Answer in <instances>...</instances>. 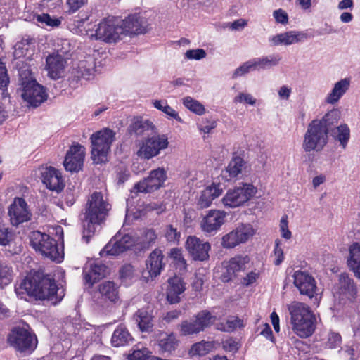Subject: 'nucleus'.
<instances>
[{
  "label": "nucleus",
  "mask_w": 360,
  "mask_h": 360,
  "mask_svg": "<svg viewBox=\"0 0 360 360\" xmlns=\"http://www.w3.org/2000/svg\"><path fill=\"white\" fill-rule=\"evenodd\" d=\"M274 264L276 266L280 265L284 259V252L283 249L280 247L279 240L275 241V247L274 250Z\"/></svg>",
  "instance_id": "obj_62"
},
{
  "label": "nucleus",
  "mask_w": 360,
  "mask_h": 360,
  "mask_svg": "<svg viewBox=\"0 0 360 360\" xmlns=\"http://www.w3.org/2000/svg\"><path fill=\"white\" fill-rule=\"evenodd\" d=\"M85 148L79 144L72 146L63 162L65 169L70 172H77L82 169L84 163Z\"/></svg>",
  "instance_id": "obj_17"
},
{
  "label": "nucleus",
  "mask_w": 360,
  "mask_h": 360,
  "mask_svg": "<svg viewBox=\"0 0 360 360\" xmlns=\"http://www.w3.org/2000/svg\"><path fill=\"white\" fill-rule=\"evenodd\" d=\"M121 34L122 27H120L113 18L103 20L96 30V39L108 43L115 42L120 39Z\"/></svg>",
  "instance_id": "obj_13"
},
{
  "label": "nucleus",
  "mask_w": 360,
  "mask_h": 360,
  "mask_svg": "<svg viewBox=\"0 0 360 360\" xmlns=\"http://www.w3.org/2000/svg\"><path fill=\"white\" fill-rule=\"evenodd\" d=\"M216 321V317L207 311L198 312L192 319L183 321L179 325L181 335H191L198 334L205 328L212 326Z\"/></svg>",
  "instance_id": "obj_8"
},
{
  "label": "nucleus",
  "mask_w": 360,
  "mask_h": 360,
  "mask_svg": "<svg viewBox=\"0 0 360 360\" xmlns=\"http://www.w3.org/2000/svg\"><path fill=\"white\" fill-rule=\"evenodd\" d=\"M41 179L44 184L49 190L60 192L65 186L61 173L54 167L44 168L41 172Z\"/></svg>",
  "instance_id": "obj_24"
},
{
  "label": "nucleus",
  "mask_w": 360,
  "mask_h": 360,
  "mask_svg": "<svg viewBox=\"0 0 360 360\" xmlns=\"http://www.w3.org/2000/svg\"><path fill=\"white\" fill-rule=\"evenodd\" d=\"M273 16L278 23L285 25L288 22V13L283 9L279 8L274 11Z\"/></svg>",
  "instance_id": "obj_63"
},
{
  "label": "nucleus",
  "mask_w": 360,
  "mask_h": 360,
  "mask_svg": "<svg viewBox=\"0 0 360 360\" xmlns=\"http://www.w3.org/2000/svg\"><path fill=\"white\" fill-rule=\"evenodd\" d=\"M169 141L165 134L155 135L141 141L136 154L139 158L149 160L168 147Z\"/></svg>",
  "instance_id": "obj_10"
},
{
  "label": "nucleus",
  "mask_w": 360,
  "mask_h": 360,
  "mask_svg": "<svg viewBox=\"0 0 360 360\" xmlns=\"http://www.w3.org/2000/svg\"><path fill=\"white\" fill-rule=\"evenodd\" d=\"M133 340V338L129 333L125 326L120 325L115 330L111 342L114 347H122L129 344Z\"/></svg>",
  "instance_id": "obj_38"
},
{
  "label": "nucleus",
  "mask_w": 360,
  "mask_h": 360,
  "mask_svg": "<svg viewBox=\"0 0 360 360\" xmlns=\"http://www.w3.org/2000/svg\"><path fill=\"white\" fill-rule=\"evenodd\" d=\"M331 136L340 142L341 147L345 149L350 137V130L347 124H341L330 131Z\"/></svg>",
  "instance_id": "obj_42"
},
{
  "label": "nucleus",
  "mask_w": 360,
  "mask_h": 360,
  "mask_svg": "<svg viewBox=\"0 0 360 360\" xmlns=\"http://www.w3.org/2000/svg\"><path fill=\"white\" fill-rule=\"evenodd\" d=\"M288 310L295 334L301 338L312 335L316 328L317 319L311 308L305 303L294 301L288 304Z\"/></svg>",
  "instance_id": "obj_2"
},
{
  "label": "nucleus",
  "mask_w": 360,
  "mask_h": 360,
  "mask_svg": "<svg viewBox=\"0 0 360 360\" xmlns=\"http://www.w3.org/2000/svg\"><path fill=\"white\" fill-rule=\"evenodd\" d=\"M167 179V172L162 167L150 171L149 175L135 184L134 189L136 192L150 193L163 186Z\"/></svg>",
  "instance_id": "obj_11"
},
{
  "label": "nucleus",
  "mask_w": 360,
  "mask_h": 360,
  "mask_svg": "<svg viewBox=\"0 0 360 360\" xmlns=\"http://www.w3.org/2000/svg\"><path fill=\"white\" fill-rule=\"evenodd\" d=\"M153 123L149 120H143L141 117H134L128 128V131L130 134L142 136L153 131Z\"/></svg>",
  "instance_id": "obj_37"
},
{
  "label": "nucleus",
  "mask_w": 360,
  "mask_h": 360,
  "mask_svg": "<svg viewBox=\"0 0 360 360\" xmlns=\"http://www.w3.org/2000/svg\"><path fill=\"white\" fill-rule=\"evenodd\" d=\"M156 231L151 228L143 229L140 234L134 238L135 251L148 249L158 239Z\"/></svg>",
  "instance_id": "obj_29"
},
{
  "label": "nucleus",
  "mask_w": 360,
  "mask_h": 360,
  "mask_svg": "<svg viewBox=\"0 0 360 360\" xmlns=\"http://www.w3.org/2000/svg\"><path fill=\"white\" fill-rule=\"evenodd\" d=\"M122 34H138L146 32V22L139 15H130L120 25Z\"/></svg>",
  "instance_id": "obj_25"
},
{
  "label": "nucleus",
  "mask_w": 360,
  "mask_h": 360,
  "mask_svg": "<svg viewBox=\"0 0 360 360\" xmlns=\"http://www.w3.org/2000/svg\"><path fill=\"white\" fill-rule=\"evenodd\" d=\"M182 103L186 108L198 115H202L205 112L203 105L191 96L184 97L182 100Z\"/></svg>",
  "instance_id": "obj_47"
},
{
  "label": "nucleus",
  "mask_w": 360,
  "mask_h": 360,
  "mask_svg": "<svg viewBox=\"0 0 360 360\" xmlns=\"http://www.w3.org/2000/svg\"><path fill=\"white\" fill-rule=\"evenodd\" d=\"M40 275L29 274L25 278L15 285V291L20 299L26 300V296L35 297L39 287Z\"/></svg>",
  "instance_id": "obj_22"
},
{
  "label": "nucleus",
  "mask_w": 360,
  "mask_h": 360,
  "mask_svg": "<svg viewBox=\"0 0 360 360\" xmlns=\"http://www.w3.org/2000/svg\"><path fill=\"white\" fill-rule=\"evenodd\" d=\"M29 237L30 245L37 252L58 263L63 261V252L60 251L56 240L49 235L39 231H33Z\"/></svg>",
  "instance_id": "obj_3"
},
{
  "label": "nucleus",
  "mask_w": 360,
  "mask_h": 360,
  "mask_svg": "<svg viewBox=\"0 0 360 360\" xmlns=\"http://www.w3.org/2000/svg\"><path fill=\"white\" fill-rule=\"evenodd\" d=\"M8 344L15 350L30 354L37 345V339L34 334L22 327H15L8 335Z\"/></svg>",
  "instance_id": "obj_7"
},
{
  "label": "nucleus",
  "mask_w": 360,
  "mask_h": 360,
  "mask_svg": "<svg viewBox=\"0 0 360 360\" xmlns=\"http://www.w3.org/2000/svg\"><path fill=\"white\" fill-rule=\"evenodd\" d=\"M186 248L195 260L205 261L209 258L211 246L208 242H203L196 236L188 237Z\"/></svg>",
  "instance_id": "obj_20"
},
{
  "label": "nucleus",
  "mask_w": 360,
  "mask_h": 360,
  "mask_svg": "<svg viewBox=\"0 0 360 360\" xmlns=\"http://www.w3.org/2000/svg\"><path fill=\"white\" fill-rule=\"evenodd\" d=\"M282 60L279 53H274L262 58H253L256 70L269 69L277 66Z\"/></svg>",
  "instance_id": "obj_41"
},
{
  "label": "nucleus",
  "mask_w": 360,
  "mask_h": 360,
  "mask_svg": "<svg viewBox=\"0 0 360 360\" xmlns=\"http://www.w3.org/2000/svg\"><path fill=\"white\" fill-rule=\"evenodd\" d=\"M167 289V300L170 304H176L180 302L181 295L185 291V283L181 278L174 276L168 280Z\"/></svg>",
  "instance_id": "obj_27"
},
{
  "label": "nucleus",
  "mask_w": 360,
  "mask_h": 360,
  "mask_svg": "<svg viewBox=\"0 0 360 360\" xmlns=\"http://www.w3.org/2000/svg\"><path fill=\"white\" fill-rule=\"evenodd\" d=\"M177 341L173 334L163 335L159 341L160 348L165 352H172L175 349Z\"/></svg>",
  "instance_id": "obj_49"
},
{
  "label": "nucleus",
  "mask_w": 360,
  "mask_h": 360,
  "mask_svg": "<svg viewBox=\"0 0 360 360\" xmlns=\"http://www.w3.org/2000/svg\"><path fill=\"white\" fill-rule=\"evenodd\" d=\"M257 193V188L251 184L240 183L229 188L221 199L224 207L236 208L249 201Z\"/></svg>",
  "instance_id": "obj_5"
},
{
  "label": "nucleus",
  "mask_w": 360,
  "mask_h": 360,
  "mask_svg": "<svg viewBox=\"0 0 360 360\" xmlns=\"http://www.w3.org/2000/svg\"><path fill=\"white\" fill-rule=\"evenodd\" d=\"M165 236L168 242L177 244L181 238V232L173 225H168L165 229Z\"/></svg>",
  "instance_id": "obj_54"
},
{
  "label": "nucleus",
  "mask_w": 360,
  "mask_h": 360,
  "mask_svg": "<svg viewBox=\"0 0 360 360\" xmlns=\"http://www.w3.org/2000/svg\"><path fill=\"white\" fill-rule=\"evenodd\" d=\"M255 66L253 61V59H251L244 63H243L240 66L237 68L234 72L233 73L232 78L236 79L238 77H241L247 73H248L250 71L255 70Z\"/></svg>",
  "instance_id": "obj_53"
},
{
  "label": "nucleus",
  "mask_w": 360,
  "mask_h": 360,
  "mask_svg": "<svg viewBox=\"0 0 360 360\" xmlns=\"http://www.w3.org/2000/svg\"><path fill=\"white\" fill-rule=\"evenodd\" d=\"M342 338L339 333L330 332L328 335L325 346L328 349H335L340 346Z\"/></svg>",
  "instance_id": "obj_56"
},
{
  "label": "nucleus",
  "mask_w": 360,
  "mask_h": 360,
  "mask_svg": "<svg viewBox=\"0 0 360 360\" xmlns=\"http://www.w3.org/2000/svg\"><path fill=\"white\" fill-rule=\"evenodd\" d=\"M233 102L236 103H245L250 105H255L256 104L257 99L249 93L240 92L236 96L234 97Z\"/></svg>",
  "instance_id": "obj_57"
},
{
  "label": "nucleus",
  "mask_w": 360,
  "mask_h": 360,
  "mask_svg": "<svg viewBox=\"0 0 360 360\" xmlns=\"http://www.w3.org/2000/svg\"><path fill=\"white\" fill-rule=\"evenodd\" d=\"M35 40L30 37L22 38L14 46L13 56L15 59H29L34 53Z\"/></svg>",
  "instance_id": "obj_32"
},
{
  "label": "nucleus",
  "mask_w": 360,
  "mask_h": 360,
  "mask_svg": "<svg viewBox=\"0 0 360 360\" xmlns=\"http://www.w3.org/2000/svg\"><path fill=\"white\" fill-rule=\"evenodd\" d=\"M221 193L222 188L219 184H212L211 186L206 187L200 196L198 206L202 209L208 207L212 204V200L219 197Z\"/></svg>",
  "instance_id": "obj_35"
},
{
  "label": "nucleus",
  "mask_w": 360,
  "mask_h": 360,
  "mask_svg": "<svg viewBox=\"0 0 360 360\" xmlns=\"http://www.w3.org/2000/svg\"><path fill=\"white\" fill-rule=\"evenodd\" d=\"M294 284L300 294L310 298L316 295V283L315 279L307 272L296 271L293 274Z\"/></svg>",
  "instance_id": "obj_18"
},
{
  "label": "nucleus",
  "mask_w": 360,
  "mask_h": 360,
  "mask_svg": "<svg viewBox=\"0 0 360 360\" xmlns=\"http://www.w3.org/2000/svg\"><path fill=\"white\" fill-rule=\"evenodd\" d=\"M66 64V60L60 54H52L46 58V67L49 75L53 79L60 78Z\"/></svg>",
  "instance_id": "obj_28"
},
{
  "label": "nucleus",
  "mask_w": 360,
  "mask_h": 360,
  "mask_svg": "<svg viewBox=\"0 0 360 360\" xmlns=\"http://www.w3.org/2000/svg\"><path fill=\"white\" fill-rule=\"evenodd\" d=\"M22 90V98L31 106L37 107L46 100L47 94L44 87L37 82L26 84Z\"/></svg>",
  "instance_id": "obj_21"
},
{
  "label": "nucleus",
  "mask_w": 360,
  "mask_h": 360,
  "mask_svg": "<svg viewBox=\"0 0 360 360\" xmlns=\"http://www.w3.org/2000/svg\"><path fill=\"white\" fill-rule=\"evenodd\" d=\"M108 269L105 265L101 262H95L86 266L84 269V278L85 281L92 286L94 283L105 276Z\"/></svg>",
  "instance_id": "obj_30"
},
{
  "label": "nucleus",
  "mask_w": 360,
  "mask_h": 360,
  "mask_svg": "<svg viewBox=\"0 0 360 360\" xmlns=\"http://www.w3.org/2000/svg\"><path fill=\"white\" fill-rule=\"evenodd\" d=\"M255 233L250 224H240L235 229L225 234L221 238V245L226 249L233 248L249 240Z\"/></svg>",
  "instance_id": "obj_9"
},
{
  "label": "nucleus",
  "mask_w": 360,
  "mask_h": 360,
  "mask_svg": "<svg viewBox=\"0 0 360 360\" xmlns=\"http://www.w3.org/2000/svg\"><path fill=\"white\" fill-rule=\"evenodd\" d=\"M339 118V112L337 110H333L326 114L321 120H315L314 121L321 122L322 127H324L326 131L328 133L331 131L332 127L338 122Z\"/></svg>",
  "instance_id": "obj_43"
},
{
  "label": "nucleus",
  "mask_w": 360,
  "mask_h": 360,
  "mask_svg": "<svg viewBox=\"0 0 360 360\" xmlns=\"http://www.w3.org/2000/svg\"><path fill=\"white\" fill-rule=\"evenodd\" d=\"M280 231L281 236L285 239H290L292 237V233L288 229V222L287 216H283L280 221Z\"/></svg>",
  "instance_id": "obj_61"
},
{
  "label": "nucleus",
  "mask_w": 360,
  "mask_h": 360,
  "mask_svg": "<svg viewBox=\"0 0 360 360\" xmlns=\"http://www.w3.org/2000/svg\"><path fill=\"white\" fill-rule=\"evenodd\" d=\"M18 74L21 88L25 87L26 84L30 85V84L37 82L32 75V70L27 65L19 67Z\"/></svg>",
  "instance_id": "obj_45"
},
{
  "label": "nucleus",
  "mask_w": 360,
  "mask_h": 360,
  "mask_svg": "<svg viewBox=\"0 0 360 360\" xmlns=\"http://www.w3.org/2000/svg\"><path fill=\"white\" fill-rule=\"evenodd\" d=\"M185 58L188 60H201L206 57L207 53L202 49H190L185 53Z\"/></svg>",
  "instance_id": "obj_59"
},
{
  "label": "nucleus",
  "mask_w": 360,
  "mask_h": 360,
  "mask_svg": "<svg viewBox=\"0 0 360 360\" xmlns=\"http://www.w3.org/2000/svg\"><path fill=\"white\" fill-rule=\"evenodd\" d=\"M243 326L244 323L242 319L233 316L227 319L225 323H222L219 325L217 328L225 332H231Z\"/></svg>",
  "instance_id": "obj_48"
},
{
  "label": "nucleus",
  "mask_w": 360,
  "mask_h": 360,
  "mask_svg": "<svg viewBox=\"0 0 360 360\" xmlns=\"http://www.w3.org/2000/svg\"><path fill=\"white\" fill-rule=\"evenodd\" d=\"M151 353L147 348L134 349V352L129 354V360H150L152 358Z\"/></svg>",
  "instance_id": "obj_55"
},
{
  "label": "nucleus",
  "mask_w": 360,
  "mask_h": 360,
  "mask_svg": "<svg viewBox=\"0 0 360 360\" xmlns=\"http://www.w3.org/2000/svg\"><path fill=\"white\" fill-rule=\"evenodd\" d=\"M64 295V290L59 289L53 279L40 277L36 298L48 300L53 304H56L63 299Z\"/></svg>",
  "instance_id": "obj_12"
},
{
  "label": "nucleus",
  "mask_w": 360,
  "mask_h": 360,
  "mask_svg": "<svg viewBox=\"0 0 360 360\" xmlns=\"http://www.w3.org/2000/svg\"><path fill=\"white\" fill-rule=\"evenodd\" d=\"M86 62L81 61L77 70L76 77H83L85 79H90L94 73L92 67L86 68Z\"/></svg>",
  "instance_id": "obj_58"
},
{
  "label": "nucleus",
  "mask_w": 360,
  "mask_h": 360,
  "mask_svg": "<svg viewBox=\"0 0 360 360\" xmlns=\"http://www.w3.org/2000/svg\"><path fill=\"white\" fill-rule=\"evenodd\" d=\"M12 280L11 268L4 264H0V288L8 285Z\"/></svg>",
  "instance_id": "obj_52"
},
{
  "label": "nucleus",
  "mask_w": 360,
  "mask_h": 360,
  "mask_svg": "<svg viewBox=\"0 0 360 360\" xmlns=\"http://www.w3.org/2000/svg\"><path fill=\"white\" fill-rule=\"evenodd\" d=\"M175 265L179 269V271H186V262L179 250H174L172 252Z\"/></svg>",
  "instance_id": "obj_60"
},
{
  "label": "nucleus",
  "mask_w": 360,
  "mask_h": 360,
  "mask_svg": "<svg viewBox=\"0 0 360 360\" xmlns=\"http://www.w3.org/2000/svg\"><path fill=\"white\" fill-rule=\"evenodd\" d=\"M244 163V160L242 158L239 156L233 158L226 169L222 172V177L228 181L236 180L242 173Z\"/></svg>",
  "instance_id": "obj_34"
},
{
  "label": "nucleus",
  "mask_w": 360,
  "mask_h": 360,
  "mask_svg": "<svg viewBox=\"0 0 360 360\" xmlns=\"http://www.w3.org/2000/svg\"><path fill=\"white\" fill-rule=\"evenodd\" d=\"M212 348V344L210 342L202 341L194 344L191 349L192 355L204 356L207 354Z\"/></svg>",
  "instance_id": "obj_51"
},
{
  "label": "nucleus",
  "mask_w": 360,
  "mask_h": 360,
  "mask_svg": "<svg viewBox=\"0 0 360 360\" xmlns=\"http://www.w3.org/2000/svg\"><path fill=\"white\" fill-rule=\"evenodd\" d=\"M357 292L354 280L347 274H341L334 288V293L347 299H353Z\"/></svg>",
  "instance_id": "obj_26"
},
{
  "label": "nucleus",
  "mask_w": 360,
  "mask_h": 360,
  "mask_svg": "<svg viewBox=\"0 0 360 360\" xmlns=\"http://www.w3.org/2000/svg\"><path fill=\"white\" fill-rule=\"evenodd\" d=\"M111 205L101 192H94L88 199L86 205L83 220V239L86 243L105 221Z\"/></svg>",
  "instance_id": "obj_1"
},
{
  "label": "nucleus",
  "mask_w": 360,
  "mask_h": 360,
  "mask_svg": "<svg viewBox=\"0 0 360 360\" xmlns=\"http://www.w3.org/2000/svg\"><path fill=\"white\" fill-rule=\"evenodd\" d=\"M226 212L219 210H211L203 217L200 223L202 231L208 233H216L224 224Z\"/></svg>",
  "instance_id": "obj_19"
},
{
  "label": "nucleus",
  "mask_w": 360,
  "mask_h": 360,
  "mask_svg": "<svg viewBox=\"0 0 360 360\" xmlns=\"http://www.w3.org/2000/svg\"><path fill=\"white\" fill-rule=\"evenodd\" d=\"M11 224L18 226L19 224L31 219L32 213L28 209L26 201L22 198H15L8 207V211Z\"/></svg>",
  "instance_id": "obj_14"
},
{
  "label": "nucleus",
  "mask_w": 360,
  "mask_h": 360,
  "mask_svg": "<svg viewBox=\"0 0 360 360\" xmlns=\"http://www.w3.org/2000/svg\"><path fill=\"white\" fill-rule=\"evenodd\" d=\"M133 319L142 332L149 331L153 326V316L145 309H139Z\"/></svg>",
  "instance_id": "obj_40"
},
{
  "label": "nucleus",
  "mask_w": 360,
  "mask_h": 360,
  "mask_svg": "<svg viewBox=\"0 0 360 360\" xmlns=\"http://www.w3.org/2000/svg\"><path fill=\"white\" fill-rule=\"evenodd\" d=\"M153 104L156 109L163 112L169 117L175 119L179 122H183L182 119L179 116L177 112H176L174 109L169 106L166 101L155 100L153 101Z\"/></svg>",
  "instance_id": "obj_44"
},
{
  "label": "nucleus",
  "mask_w": 360,
  "mask_h": 360,
  "mask_svg": "<svg viewBox=\"0 0 360 360\" xmlns=\"http://www.w3.org/2000/svg\"><path fill=\"white\" fill-rule=\"evenodd\" d=\"M216 127V123L214 121L209 122L208 120H202L201 122L198 124V129L205 133L208 134L212 129Z\"/></svg>",
  "instance_id": "obj_64"
},
{
  "label": "nucleus",
  "mask_w": 360,
  "mask_h": 360,
  "mask_svg": "<svg viewBox=\"0 0 360 360\" xmlns=\"http://www.w3.org/2000/svg\"><path fill=\"white\" fill-rule=\"evenodd\" d=\"M99 292L105 301L115 303L119 300L118 288L113 282L105 281L99 285Z\"/></svg>",
  "instance_id": "obj_39"
},
{
  "label": "nucleus",
  "mask_w": 360,
  "mask_h": 360,
  "mask_svg": "<svg viewBox=\"0 0 360 360\" xmlns=\"http://www.w3.org/2000/svg\"><path fill=\"white\" fill-rule=\"evenodd\" d=\"M250 257L248 255H237L228 261H225L223 265L226 271L221 275L224 282L232 280L238 273L244 271L250 263Z\"/></svg>",
  "instance_id": "obj_16"
},
{
  "label": "nucleus",
  "mask_w": 360,
  "mask_h": 360,
  "mask_svg": "<svg viewBox=\"0 0 360 360\" xmlns=\"http://www.w3.org/2000/svg\"><path fill=\"white\" fill-rule=\"evenodd\" d=\"M349 79L345 78L334 84L333 89L326 97V102L329 104L336 103L349 89Z\"/></svg>",
  "instance_id": "obj_36"
},
{
  "label": "nucleus",
  "mask_w": 360,
  "mask_h": 360,
  "mask_svg": "<svg viewBox=\"0 0 360 360\" xmlns=\"http://www.w3.org/2000/svg\"><path fill=\"white\" fill-rule=\"evenodd\" d=\"M348 251L347 266L355 277L360 279V243L354 242L351 244Z\"/></svg>",
  "instance_id": "obj_31"
},
{
  "label": "nucleus",
  "mask_w": 360,
  "mask_h": 360,
  "mask_svg": "<svg viewBox=\"0 0 360 360\" xmlns=\"http://www.w3.org/2000/svg\"><path fill=\"white\" fill-rule=\"evenodd\" d=\"M63 19V18L62 17H53L48 13H42L36 16V20L38 22L52 28L58 27L60 25Z\"/></svg>",
  "instance_id": "obj_46"
},
{
  "label": "nucleus",
  "mask_w": 360,
  "mask_h": 360,
  "mask_svg": "<svg viewBox=\"0 0 360 360\" xmlns=\"http://www.w3.org/2000/svg\"><path fill=\"white\" fill-rule=\"evenodd\" d=\"M133 248L135 250L134 238L129 235H124L122 237L115 236L101 251V256L105 255H119L120 254Z\"/></svg>",
  "instance_id": "obj_15"
},
{
  "label": "nucleus",
  "mask_w": 360,
  "mask_h": 360,
  "mask_svg": "<svg viewBox=\"0 0 360 360\" xmlns=\"http://www.w3.org/2000/svg\"><path fill=\"white\" fill-rule=\"evenodd\" d=\"M328 141V133L321 122L312 121L304 136L302 148L305 152L321 151Z\"/></svg>",
  "instance_id": "obj_6"
},
{
  "label": "nucleus",
  "mask_w": 360,
  "mask_h": 360,
  "mask_svg": "<svg viewBox=\"0 0 360 360\" xmlns=\"http://www.w3.org/2000/svg\"><path fill=\"white\" fill-rule=\"evenodd\" d=\"M14 233L13 231L6 224L0 222V245H9L13 241Z\"/></svg>",
  "instance_id": "obj_50"
},
{
  "label": "nucleus",
  "mask_w": 360,
  "mask_h": 360,
  "mask_svg": "<svg viewBox=\"0 0 360 360\" xmlns=\"http://www.w3.org/2000/svg\"><path fill=\"white\" fill-rule=\"evenodd\" d=\"M115 135V133L110 129H104L91 135V158L94 163L100 164L107 161Z\"/></svg>",
  "instance_id": "obj_4"
},
{
  "label": "nucleus",
  "mask_w": 360,
  "mask_h": 360,
  "mask_svg": "<svg viewBox=\"0 0 360 360\" xmlns=\"http://www.w3.org/2000/svg\"><path fill=\"white\" fill-rule=\"evenodd\" d=\"M307 39V34L298 31H288L277 34L269 38L271 46H290Z\"/></svg>",
  "instance_id": "obj_23"
},
{
  "label": "nucleus",
  "mask_w": 360,
  "mask_h": 360,
  "mask_svg": "<svg viewBox=\"0 0 360 360\" xmlns=\"http://www.w3.org/2000/svg\"><path fill=\"white\" fill-rule=\"evenodd\" d=\"M164 255L160 249H155L146 260V268L150 276H157L163 269Z\"/></svg>",
  "instance_id": "obj_33"
}]
</instances>
